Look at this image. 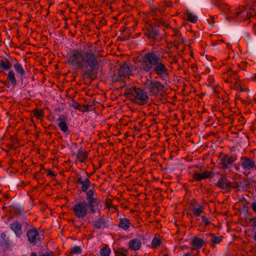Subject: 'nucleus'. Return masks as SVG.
I'll list each match as a JSON object with an SVG mask.
<instances>
[{"label": "nucleus", "mask_w": 256, "mask_h": 256, "mask_svg": "<svg viewBox=\"0 0 256 256\" xmlns=\"http://www.w3.org/2000/svg\"><path fill=\"white\" fill-rule=\"evenodd\" d=\"M196 168H198V167H199V166H196Z\"/></svg>", "instance_id": "nucleus-56"}, {"label": "nucleus", "mask_w": 256, "mask_h": 256, "mask_svg": "<svg viewBox=\"0 0 256 256\" xmlns=\"http://www.w3.org/2000/svg\"><path fill=\"white\" fill-rule=\"evenodd\" d=\"M226 6V8H227L228 10H229V9H230V8H229V6Z\"/></svg>", "instance_id": "nucleus-55"}, {"label": "nucleus", "mask_w": 256, "mask_h": 256, "mask_svg": "<svg viewBox=\"0 0 256 256\" xmlns=\"http://www.w3.org/2000/svg\"><path fill=\"white\" fill-rule=\"evenodd\" d=\"M32 112L34 116L38 120H40L44 117V111L42 110H39L38 108H34Z\"/></svg>", "instance_id": "nucleus-32"}, {"label": "nucleus", "mask_w": 256, "mask_h": 256, "mask_svg": "<svg viewBox=\"0 0 256 256\" xmlns=\"http://www.w3.org/2000/svg\"><path fill=\"white\" fill-rule=\"evenodd\" d=\"M95 186H96V185H95V184H92V186H90V188H91L90 189H94V190H95V188H94Z\"/></svg>", "instance_id": "nucleus-52"}, {"label": "nucleus", "mask_w": 256, "mask_h": 256, "mask_svg": "<svg viewBox=\"0 0 256 256\" xmlns=\"http://www.w3.org/2000/svg\"><path fill=\"white\" fill-rule=\"evenodd\" d=\"M88 153L84 149H79L76 152V161L80 162H85L88 158Z\"/></svg>", "instance_id": "nucleus-18"}, {"label": "nucleus", "mask_w": 256, "mask_h": 256, "mask_svg": "<svg viewBox=\"0 0 256 256\" xmlns=\"http://www.w3.org/2000/svg\"><path fill=\"white\" fill-rule=\"evenodd\" d=\"M82 252V248L78 246H74L70 248V253L75 254H80Z\"/></svg>", "instance_id": "nucleus-37"}, {"label": "nucleus", "mask_w": 256, "mask_h": 256, "mask_svg": "<svg viewBox=\"0 0 256 256\" xmlns=\"http://www.w3.org/2000/svg\"><path fill=\"white\" fill-rule=\"evenodd\" d=\"M0 238L1 239L0 240V245L4 246H8L10 245V240L8 238H7L6 233H1Z\"/></svg>", "instance_id": "nucleus-30"}, {"label": "nucleus", "mask_w": 256, "mask_h": 256, "mask_svg": "<svg viewBox=\"0 0 256 256\" xmlns=\"http://www.w3.org/2000/svg\"><path fill=\"white\" fill-rule=\"evenodd\" d=\"M192 244L195 249L200 250L206 242L202 238L195 236L192 238Z\"/></svg>", "instance_id": "nucleus-22"}, {"label": "nucleus", "mask_w": 256, "mask_h": 256, "mask_svg": "<svg viewBox=\"0 0 256 256\" xmlns=\"http://www.w3.org/2000/svg\"><path fill=\"white\" fill-rule=\"evenodd\" d=\"M172 36L175 38V42L178 45L186 42V38L182 36V34L178 30H175Z\"/></svg>", "instance_id": "nucleus-25"}, {"label": "nucleus", "mask_w": 256, "mask_h": 256, "mask_svg": "<svg viewBox=\"0 0 256 256\" xmlns=\"http://www.w3.org/2000/svg\"><path fill=\"white\" fill-rule=\"evenodd\" d=\"M250 184V182L248 180L245 181V185L248 186Z\"/></svg>", "instance_id": "nucleus-51"}, {"label": "nucleus", "mask_w": 256, "mask_h": 256, "mask_svg": "<svg viewBox=\"0 0 256 256\" xmlns=\"http://www.w3.org/2000/svg\"><path fill=\"white\" fill-rule=\"evenodd\" d=\"M7 79L12 86H16L17 84V81L15 76V74L12 70H10L8 74Z\"/></svg>", "instance_id": "nucleus-29"}, {"label": "nucleus", "mask_w": 256, "mask_h": 256, "mask_svg": "<svg viewBox=\"0 0 256 256\" xmlns=\"http://www.w3.org/2000/svg\"><path fill=\"white\" fill-rule=\"evenodd\" d=\"M106 208H110L112 207H113L112 206V202L110 199H107L106 201Z\"/></svg>", "instance_id": "nucleus-43"}, {"label": "nucleus", "mask_w": 256, "mask_h": 256, "mask_svg": "<svg viewBox=\"0 0 256 256\" xmlns=\"http://www.w3.org/2000/svg\"><path fill=\"white\" fill-rule=\"evenodd\" d=\"M116 256H128V251L124 248H118L115 252Z\"/></svg>", "instance_id": "nucleus-36"}, {"label": "nucleus", "mask_w": 256, "mask_h": 256, "mask_svg": "<svg viewBox=\"0 0 256 256\" xmlns=\"http://www.w3.org/2000/svg\"><path fill=\"white\" fill-rule=\"evenodd\" d=\"M12 68V64L10 62L6 60L4 61V60H0V72H2V70L7 71Z\"/></svg>", "instance_id": "nucleus-27"}, {"label": "nucleus", "mask_w": 256, "mask_h": 256, "mask_svg": "<svg viewBox=\"0 0 256 256\" xmlns=\"http://www.w3.org/2000/svg\"><path fill=\"white\" fill-rule=\"evenodd\" d=\"M209 84L210 86L212 87H214L216 86V84L215 83V80L212 77H209V78L208 80Z\"/></svg>", "instance_id": "nucleus-40"}, {"label": "nucleus", "mask_w": 256, "mask_h": 256, "mask_svg": "<svg viewBox=\"0 0 256 256\" xmlns=\"http://www.w3.org/2000/svg\"><path fill=\"white\" fill-rule=\"evenodd\" d=\"M251 208L253 212H256V202H252L251 204Z\"/></svg>", "instance_id": "nucleus-46"}, {"label": "nucleus", "mask_w": 256, "mask_h": 256, "mask_svg": "<svg viewBox=\"0 0 256 256\" xmlns=\"http://www.w3.org/2000/svg\"><path fill=\"white\" fill-rule=\"evenodd\" d=\"M124 94L133 102L138 105L146 104L149 100L148 94L143 90L132 86L127 87Z\"/></svg>", "instance_id": "nucleus-3"}, {"label": "nucleus", "mask_w": 256, "mask_h": 256, "mask_svg": "<svg viewBox=\"0 0 256 256\" xmlns=\"http://www.w3.org/2000/svg\"><path fill=\"white\" fill-rule=\"evenodd\" d=\"M217 186L224 190H228L230 188H234L233 184L225 176H222L218 180Z\"/></svg>", "instance_id": "nucleus-16"}, {"label": "nucleus", "mask_w": 256, "mask_h": 256, "mask_svg": "<svg viewBox=\"0 0 256 256\" xmlns=\"http://www.w3.org/2000/svg\"><path fill=\"white\" fill-rule=\"evenodd\" d=\"M186 19L192 23H196L198 21V17L193 14L188 12L186 14Z\"/></svg>", "instance_id": "nucleus-35"}, {"label": "nucleus", "mask_w": 256, "mask_h": 256, "mask_svg": "<svg viewBox=\"0 0 256 256\" xmlns=\"http://www.w3.org/2000/svg\"><path fill=\"white\" fill-rule=\"evenodd\" d=\"M40 256H53V253L52 252H48L45 253H43Z\"/></svg>", "instance_id": "nucleus-45"}, {"label": "nucleus", "mask_w": 256, "mask_h": 256, "mask_svg": "<svg viewBox=\"0 0 256 256\" xmlns=\"http://www.w3.org/2000/svg\"><path fill=\"white\" fill-rule=\"evenodd\" d=\"M145 88L148 91L150 96H158L164 92V86L155 80H147L144 84Z\"/></svg>", "instance_id": "nucleus-7"}, {"label": "nucleus", "mask_w": 256, "mask_h": 256, "mask_svg": "<svg viewBox=\"0 0 256 256\" xmlns=\"http://www.w3.org/2000/svg\"><path fill=\"white\" fill-rule=\"evenodd\" d=\"M145 35L150 39H153L158 35V32L156 28L152 26L148 28L145 32Z\"/></svg>", "instance_id": "nucleus-23"}, {"label": "nucleus", "mask_w": 256, "mask_h": 256, "mask_svg": "<svg viewBox=\"0 0 256 256\" xmlns=\"http://www.w3.org/2000/svg\"><path fill=\"white\" fill-rule=\"evenodd\" d=\"M98 212H99L98 218L93 221L92 224V228L96 230H100L107 228L108 226L106 224V222L104 216L100 215V211Z\"/></svg>", "instance_id": "nucleus-13"}, {"label": "nucleus", "mask_w": 256, "mask_h": 256, "mask_svg": "<svg viewBox=\"0 0 256 256\" xmlns=\"http://www.w3.org/2000/svg\"><path fill=\"white\" fill-rule=\"evenodd\" d=\"M58 120L60 122L58 124V126L60 130L64 132H67L68 128L67 124L65 122L66 120L65 116L64 115L60 116L58 118Z\"/></svg>", "instance_id": "nucleus-21"}, {"label": "nucleus", "mask_w": 256, "mask_h": 256, "mask_svg": "<svg viewBox=\"0 0 256 256\" xmlns=\"http://www.w3.org/2000/svg\"><path fill=\"white\" fill-rule=\"evenodd\" d=\"M110 248L106 245L100 250V256H110Z\"/></svg>", "instance_id": "nucleus-33"}, {"label": "nucleus", "mask_w": 256, "mask_h": 256, "mask_svg": "<svg viewBox=\"0 0 256 256\" xmlns=\"http://www.w3.org/2000/svg\"><path fill=\"white\" fill-rule=\"evenodd\" d=\"M250 80L252 81L256 82V74H254L252 78H250Z\"/></svg>", "instance_id": "nucleus-48"}, {"label": "nucleus", "mask_w": 256, "mask_h": 256, "mask_svg": "<svg viewBox=\"0 0 256 256\" xmlns=\"http://www.w3.org/2000/svg\"><path fill=\"white\" fill-rule=\"evenodd\" d=\"M132 70L127 63L123 64L118 70V75L120 76H126L132 74Z\"/></svg>", "instance_id": "nucleus-19"}, {"label": "nucleus", "mask_w": 256, "mask_h": 256, "mask_svg": "<svg viewBox=\"0 0 256 256\" xmlns=\"http://www.w3.org/2000/svg\"><path fill=\"white\" fill-rule=\"evenodd\" d=\"M204 207L202 205H198L197 206L194 207L192 209L194 215L197 217L200 216V215L204 212Z\"/></svg>", "instance_id": "nucleus-31"}, {"label": "nucleus", "mask_w": 256, "mask_h": 256, "mask_svg": "<svg viewBox=\"0 0 256 256\" xmlns=\"http://www.w3.org/2000/svg\"><path fill=\"white\" fill-rule=\"evenodd\" d=\"M163 58L162 50L152 48L140 58V70L144 73H154L163 79L164 77L168 75V70Z\"/></svg>", "instance_id": "nucleus-2"}, {"label": "nucleus", "mask_w": 256, "mask_h": 256, "mask_svg": "<svg viewBox=\"0 0 256 256\" xmlns=\"http://www.w3.org/2000/svg\"><path fill=\"white\" fill-rule=\"evenodd\" d=\"M76 184L80 186L81 190L86 193L92 186V182L88 177L84 178L81 175L76 176Z\"/></svg>", "instance_id": "nucleus-10"}, {"label": "nucleus", "mask_w": 256, "mask_h": 256, "mask_svg": "<svg viewBox=\"0 0 256 256\" xmlns=\"http://www.w3.org/2000/svg\"><path fill=\"white\" fill-rule=\"evenodd\" d=\"M238 66L240 69L246 70L248 66V63L246 62L242 61L238 64Z\"/></svg>", "instance_id": "nucleus-38"}, {"label": "nucleus", "mask_w": 256, "mask_h": 256, "mask_svg": "<svg viewBox=\"0 0 256 256\" xmlns=\"http://www.w3.org/2000/svg\"><path fill=\"white\" fill-rule=\"evenodd\" d=\"M238 78L237 72L228 69L223 72L222 75V78L226 83L232 84L234 81Z\"/></svg>", "instance_id": "nucleus-11"}, {"label": "nucleus", "mask_w": 256, "mask_h": 256, "mask_svg": "<svg viewBox=\"0 0 256 256\" xmlns=\"http://www.w3.org/2000/svg\"><path fill=\"white\" fill-rule=\"evenodd\" d=\"M161 240L156 236H154L151 242V246L153 249H156L160 246Z\"/></svg>", "instance_id": "nucleus-34"}, {"label": "nucleus", "mask_w": 256, "mask_h": 256, "mask_svg": "<svg viewBox=\"0 0 256 256\" xmlns=\"http://www.w3.org/2000/svg\"><path fill=\"white\" fill-rule=\"evenodd\" d=\"M198 252H197V254L196 255L192 256L190 253H187L185 254L186 256H198Z\"/></svg>", "instance_id": "nucleus-50"}, {"label": "nucleus", "mask_w": 256, "mask_h": 256, "mask_svg": "<svg viewBox=\"0 0 256 256\" xmlns=\"http://www.w3.org/2000/svg\"><path fill=\"white\" fill-rule=\"evenodd\" d=\"M68 63L84 72L86 78H92L93 72L97 73L102 60L99 56L92 50L82 52L72 49L66 54Z\"/></svg>", "instance_id": "nucleus-1"}, {"label": "nucleus", "mask_w": 256, "mask_h": 256, "mask_svg": "<svg viewBox=\"0 0 256 256\" xmlns=\"http://www.w3.org/2000/svg\"><path fill=\"white\" fill-rule=\"evenodd\" d=\"M162 256H170L168 254H164Z\"/></svg>", "instance_id": "nucleus-54"}, {"label": "nucleus", "mask_w": 256, "mask_h": 256, "mask_svg": "<svg viewBox=\"0 0 256 256\" xmlns=\"http://www.w3.org/2000/svg\"><path fill=\"white\" fill-rule=\"evenodd\" d=\"M88 106L87 104H84L83 106H80V110L82 112H84L88 111Z\"/></svg>", "instance_id": "nucleus-42"}, {"label": "nucleus", "mask_w": 256, "mask_h": 256, "mask_svg": "<svg viewBox=\"0 0 256 256\" xmlns=\"http://www.w3.org/2000/svg\"><path fill=\"white\" fill-rule=\"evenodd\" d=\"M218 164L222 168H228L230 167L235 160L231 156L224 153L220 152L218 157Z\"/></svg>", "instance_id": "nucleus-9"}, {"label": "nucleus", "mask_w": 256, "mask_h": 256, "mask_svg": "<svg viewBox=\"0 0 256 256\" xmlns=\"http://www.w3.org/2000/svg\"><path fill=\"white\" fill-rule=\"evenodd\" d=\"M204 236H210L211 237V243L210 246L212 248H214L216 244H220L222 240V236H216L212 233H208L202 234V238H204Z\"/></svg>", "instance_id": "nucleus-17"}, {"label": "nucleus", "mask_w": 256, "mask_h": 256, "mask_svg": "<svg viewBox=\"0 0 256 256\" xmlns=\"http://www.w3.org/2000/svg\"><path fill=\"white\" fill-rule=\"evenodd\" d=\"M202 222L204 223L206 226H207L210 224V222L208 218L205 216H202Z\"/></svg>", "instance_id": "nucleus-39"}, {"label": "nucleus", "mask_w": 256, "mask_h": 256, "mask_svg": "<svg viewBox=\"0 0 256 256\" xmlns=\"http://www.w3.org/2000/svg\"><path fill=\"white\" fill-rule=\"evenodd\" d=\"M26 235L30 244L33 246L36 244L37 242L40 241V236L38 229L34 227L26 230Z\"/></svg>", "instance_id": "nucleus-8"}, {"label": "nucleus", "mask_w": 256, "mask_h": 256, "mask_svg": "<svg viewBox=\"0 0 256 256\" xmlns=\"http://www.w3.org/2000/svg\"><path fill=\"white\" fill-rule=\"evenodd\" d=\"M241 166L244 170H250L255 166V162L246 156L240 158Z\"/></svg>", "instance_id": "nucleus-14"}, {"label": "nucleus", "mask_w": 256, "mask_h": 256, "mask_svg": "<svg viewBox=\"0 0 256 256\" xmlns=\"http://www.w3.org/2000/svg\"><path fill=\"white\" fill-rule=\"evenodd\" d=\"M10 228L14 232L16 237H21L22 234V224L18 220H14L10 224Z\"/></svg>", "instance_id": "nucleus-15"}, {"label": "nucleus", "mask_w": 256, "mask_h": 256, "mask_svg": "<svg viewBox=\"0 0 256 256\" xmlns=\"http://www.w3.org/2000/svg\"><path fill=\"white\" fill-rule=\"evenodd\" d=\"M56 176V174L52 170H48V174H47V176H51V177H54Z\"/></svg>", "instance_id": "nucleus-44"}, {"label": "nucleus", "mask_w": 256, "mask_h": 256, "mask_svg": "<svg viewBox=\"0 0 256 256\" xmlns=\"http://www.w3.org/2000/svg\"><path fill=\"white\" fill-rule=\"evenodd\" d=\"M72 210L76 218L79 219H84L90 213V208L85 200L76 202Z\"/></svg>", "instance_id": "nucleus-6"}, {"label": "nucleus", "mask_w": 256, "mask_h": 256, "mask_svg": "<svg viewBox=\"0 0 256 256\" xmlns=\"http://www.w3.org/2000/svg\"><path fill=\"white\" fill-rule=\"evenodd\" d=\"M81 105L76 102H74L72 104V106L74 109L80 110V108Z\"/></svg>", "instance_id": "nucleus-41"}, {"label": "nucleus", "mask_w": 256, "mask_h": 256, "mask_svg": "<svg viewBox=\"0 0 256 256\" xmlns=\"http://www.w3.org/2000/svg\"><path fill=\"white\" fill-rule=\"evenodd\" d=\"M230 86L231 88L240 92H248L250 91L248 88L244 85L242 80H240L238 76V78H236Z\"/></svg>", "instance_id": "nucleus-12"}, {"label": "nucleus", "mask_w": 256, "mask_h": 256, "mask_svg": "<svg viewBox=\"0 0 256 256\" xmlns=\"http://www.w3.org/2000/svg\"><path fill=\"white\" fill-rule=\"evenodd\" d=\"M130 222L128 219L126 218H121L120 220V222L118 226L124 230H128L130 226Z\"/></svg>", "instance_id": "nucleus-26"}, {"label": "nucleus", "mask_w": 256, "mask_h": 256, "mask_svg": "<svg viewBox=\"0 0 256 256\" xmlns=\"http://www.w3.org/2000/svg\"><path fill=\"white\" fill-rule=\"evenodd\" d=\"M141 246V242L138 238H133L130 240L128 242V247L130 249L134 251L140 250Z\"/></svg>", "instance_id": "nucleus-20"}, {"label": "nucleus", "mask_w": 256, "mask_h": 256, "mask_svg": "<svg viewBox=\"0 0 256 256\" xmlns=\"http://www.w3.org/2000/svg\"><path fill=\"white\" fill-rule=\"evenodd\" d=\"M250 220L252 222L253 226L256 228V217L251 218Z\"/></svg>", "instance_id": "nucleus-47"}, {"label": "nucleus", "mask_w": 256, "mask_h": 256, "mask_svg": "<svg viewBox=\"0 0 256 256\" xmlns=\"http://www.w3.org/2000/svg\"><path fill=\"white\" fill-rule=\"evenodd\" d=\"M14 68L16 72L20 75V78H22L25 76V72L22 65L18 62H16L14 65Z\"/></svg>", "instance_id": "nucleus-28"}, {"label": "nucleus", "mask_w": 256, "mask_h": 256, "mask_svg": "<svg viewBox=\"0 0 256 256\" xmlns=\"http://www.w3.org/2000/svg\"><path fill=\"white\" fill-rule=\"evenodd\" d=\"M30 256H37L36 253L32 252L30 254Z\"/></svg>", "instance_id": "nucleus-53"}, {"label": "nucleus", "mask_w": 256, "mask_h": 256, "mask_svg": "<svg viewBox=\"0 0 256 256\" xmlns=\"http://www.w3.org/2000/svg\"><path fill=\"white\" fill-rule=\"evenodd\" d=\"M214 16H210V19L209 20V23L210 24V22H214Z\"/></svg>", "instance_id": "nucleus-49"}, {"label": "nucleus", "mask_w": 256, "mask_h": 256, "mask_svg": "<svg viewBox=\"0 0 256 256\" xmlns=\"http://www.w3.org/2000/svg\"><path fill=\"white\" fill-rule=\"evenodd\" d=\"M256 16V6H254L252 8L248 10L244 7L242 6L236 10L234 14H231L226 17L227 19L234 20L238 22H241L250 18Z\"/></svg>", "instance_id": "nucleus-4"}, {"label": "nucleus", "mask_w": 256, "mask_h": 256, "mask_svg": "<svg viewBox=\"0 0 256 256\" xmlns=\"http://www.w3.org/2000/svg\"><path fill=\"white\" fill-rule=\"evenodd\" d=\"M210 176V172L208 171H206L202 173L195 172L192 175V178L196 181H200L202 180L208 178Z\"/></svg>", "instance_id": "nucleus-24"}, {"label": "nucleus", "mask_w": 256, "mask_h": 256, "mask_svg": "<svg viewBox=\"0 0 256 256\" xmlns=\"http://www.w3.org/2000/svg\"><path fill=\"white\" fill-rule=\"evenodd\" d=\"M86 199L87 205L90 208V214H94L100 211L99 206L100 203V200L97 197L96 190L90 189L86 193Z\"/></svg>", "instance_id": "nucleus-5"}]
</instances>
